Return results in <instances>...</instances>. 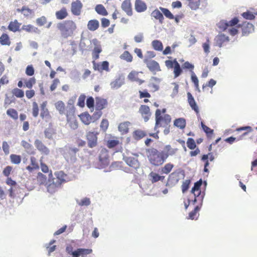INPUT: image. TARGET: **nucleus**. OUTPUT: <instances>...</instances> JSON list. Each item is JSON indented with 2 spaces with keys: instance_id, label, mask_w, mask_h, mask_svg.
I'll list each match as a JSON object with an SVG mask.
<instances>
[{
  "instance_id": "45",
  "label": "nucleus",
  "mask_w": 257,
  "mask_h": 257,
  "mask_svg": "<svg viewBox=\"0 0 257 257\" xmlns=\"http://www.w3.org/2000/svg\"><path fill=\"white\" fill-rule=\"evenodd\" d=\"M188 6L192 10H196L199 9L201 3V0H187Z\"/></svg>"
},
{
  "instance_id": "12",
  "label": "nucleus",
  "mask_w": 257,
  "mask_h": 257,
  "mask_svg": "<svg viewBox=\"0 0 257 257\" xmlns=\"http://www.w3.org/2000/svg\"><path fill=\"white\" fill-rule=\"evenodd\" d=\"M237 27L241 28L243 36H247L254 31V26L252 24L247 22L242 23L241 25H237Z\"/></svg>"
},
{
  "instance_id": "22",
  "label": "nucleus",
  "mask_w": 257,
  "mask_h": 257,
  "mask_svg": "<svg viewBox=\"0 0 257 257\" xmlns=\"http://www.w3.org/2000/svg\"><path fill=\"white\" fill-rule=\"evenodd\" d=\"M55 178H53L52 179L57 182L58 183H60V185L66 181V175L62 171H58L55 173Z\"/></svg>"
},
{
  "instance_id": "25",
  "label": "nucleus",
  "mask_w": 257,
  "mask_h": 257,
  "mask_svg": "<svg viewBox=\"0 0 257 257\" xmlns=\"http://www.w3.org/2000/svg\"><path fill=\"white\" fill-rule=\"evenodd\" d=\"M30 165L26 167V169L29 172H32L33 171L38 170L39 169V166L37 162V160L35 157H31L30 158Z\"/></svg>"
},
{
  "instance_id": "13",
  "label": "nucleus",
  "mask_w": 257,
  "mask_h": 257,
  "mask_svg": "<svg viewBox=\"0 0 257 257\" xmlns=\"http://www.w3.org/2000/svg\"><path fill=\"white\" fill-rule=\"evenodd\" d=\"M144 62L146 63L148 69L153 73H155L156 72L161 70L159 64L155 60L145 59Z\"/></svg>"
},
{
  "instance_id": "11",
  "label": "nucleus",
  "mask_w": 257,
  "mask_h": 257,
  "mask_svg": "<svg viewBox=\"0 0 257 257\" xmlns=\"http://www.w3.org/2000/svg\"><path fill=\"white\" fill-rule=\"evenodd\" d=\"M83 8V4L80 0H76L71 3V12L76 16L80 15Z\"/></svg>"
},
{
  "instance_id": "46",
  "label": "nucleus",
  "mask_w": 257,
  "mask_h": 257,
  "mask_svg": "<svg viewBox=\"0 0 257 257\" xmlns=\"http://www.w3.org/2000/svg\"><path fill=\"white\" fill-rule=\"evenodd\" d=\"M23 81L25 84V86L31 89L34 85L36 83V79L34 77H31L29 79H24Z\"/></svg>"
},
{
  "instance_id": "10",
  "label": "nucleus",
  "mask_w": 257,
  "mask_h": 257,
  "mask_svg": "<svg viewBox=\"0 0 257 257\" xmlns=\"http://www.w3.org/2000/svg\"><path fill=\"white\" fill-rule=\"evenodd\" d=\"M99 162L103 167L107 166L109 164V156L108 151L105 148H102L99 154Z\"/></svg>"
},
{
  "instance_id": "5",
  "label": "nucleus",
  "mask_w": 257,
  "mask_h": 257,
  "mask_svg": "<svg viewBox=\"0 0 257 257\" xmlns=\"http://www.w3.org/2000/svg\"><path fill=\"white\" fill-rule=\"evenodd\" d=\"M165 65L168 69L173 68V74L174 78L179 77L183 72V69L176 59L173 60H166Z\"/></svg>"
},
{
  "instance_id": "14",
  "label": "nucleus",
  "mask_w": 257,
  "mask_h": 257,
  "mask_svg": "<svg viewBox=\"0 0 257 257\" xmlns=\"http://www.w3.org/2000/svg\"><path fill=\"white\" fill-rule=\"evenodd\" d=\"M239 22V20L237 17L233 18L228 22H221L220 23L219 28L223 31H225L229 27H233L236 26Z\"/></svg>"
},
{
  "instance_id": "17",
  "label": "nucleus",
  "mask_w": 257,
  "mask_h": 257,
  "mask_svg": "<svg viewBox=\"0 0 257 257\" xmlns=\"http://www.w3.org/2000/svg\"><path fill=\"white\" fill-rule=\"evenodd\" d=\"M229 40V37L223 34L218 35L215 38L216 45L220 48L228 42Z\"/></svg>"
},
{
  "instance_id": "59",
  "label": "nucleus",
  "mask_w": 257,
  "mask_h": 257,
  "mask_svg": "<svg viewBox=\"0 0 257 257\" xmlns=\"http://www.w3.org/2000/svg\"><path fill=\"white\" fill-rule=\"evenodd\" d=\"M187 146L190 150H194L196 148V145L193 139L189 138L187 141Z\"/></svg>"
},
{
  "instance_id": "6",
  "label": "nucleus",
  "mask_w": 257,
  "mask_h": 257,
  "mask_svg": "<svg viewBox=\"0 0 257 257\" xmlns=\"http://www.w3.org/2000/svg\"><path fill=\"white\" fill-rule=\"evenodd\" d=\"M79 151V149L75 147H65L63 155L65 159L68 161L76 160V154Z\"/></svg>"
},
{
  "instance_id": "49",
  "label": "nucleus",
  "mask_w": 257,
  "mask_h": 257,
  "mask_svg": "<svg viewBox=\"0 0 257 257\" xmlns=\"http://www.w3.org/2000/svg\"><path fill=\"white\" fill-rule=\"evenodd\" d=\"M102 49L100 45L96 46L92 51V58L93 60H96L99 58V54L101 52Z\"/></svg>"
},
{
  "instance_id": "63",
  "label": "nucleus",
  "mask_w": 257,
  "mask_h": 257,
  "mask_svg": "<svg viewBox=\"0 0 257 257\" xmlns=\"http://www.w3.org/2000/svg\"><path fill=\"white\" fill-rule=\"evenodd\" d=\"M85 98L86 96L84 94H81L78 98L77 105L81 107H83L85 105Z\"/></svg>"
},
{
  "instance_id": "2",
  "label": "nucleus",
  "mask_w": 257,
  "mask_h": 257,
  "mask_svg": "<svg viewBox=\"0 0 257 257\" xmlns=\"http://www.w3.org/2000/svg\"><path fill=\"white\" fill-rule=\"evenodd\" d=\"M147 157L150 163L155 166L162 165L166 160V156L163 155L162 152L154 148L147 150Z\"/></svg>"
},
{
  "instance_id": "43",
  "label": "nucleus",
  "mask_w": 257,
  "mask_h": 257,
  "mask_svg": "<svg viewBox=\"0 0 257 257\" xmlns=\"http://www.w3.org/2000/svg\"><path fill=\"white\" fill-rule=\"evenodd\" d=\"M151 16L154 17L155 19L158 20L160 23H163L164 17L163 14L158 9L153 11L151 13Z\"/></svg>"
},
{
  "instance_id": "54",
  "label": "nucleus",
  "mask_w": 257,
  "mask_h": 257,
  "mask_svg": "<svg viewBox=\"0 0 257 257\" xmlns=\"http://www.w3.org/2000/svg\"><path fill=\"white\" fill-rule=\"evenodd\" d=\"M201 126L202 129L205 132L207 137L211 138L213 134V130L205 125L203 122H201Z\"/></svg>"
},
{
  "instance_id": "4",
  "label": "nucleus",
  "mask_w": 257,
  "mask_h": 257,
  "mask_svg": "<svg viewBox=\"0 0 257 257\" xmlns=\"http://www.w3.org/2000/svg\"><path fill=\"white\" fill-rule=\"evenodd\" d=\"M56 109L60 114L66 115L67 121H69L75 113V108L73 106H65L64 103L61 101H58L55 104Z\"/></svg>"
},
{
  "instance_id": "41",
  "label": "nucleus",
  "mask_w": 257,
  "mask_h": 257,
  "mask_svg": "<svg viewBox=\"0 0 257 257\" xmlns=\"http://www.w3.org/2000/svg\"><path fill=\"white\" fill-rule=\"evenodd\" d=\"M146 135V132L141 130H136L133 133V138L136 140H140Z\"/></svg>"
},
{
  "instance_id": "37",
  "label": "nucleus",
  "mask_w": 257,
  "mask_h": 257,
  "mask_svg": "<svg viewBox=\"0 0 257 257\" xmlns=\"http://www.w3.org/2000/svg\"><path fill=\"white\" fill-rule=\"evenodd\" d=\"M21 145L24 147L28 153L30 154H34L35 153V150L32 145L26 141H22L21 142Z\"/></svg>"
},
{
  "instance_id": "56",
  "label": "nucleus",
  "mask_w": 257,
  "mask_h": 257,
  "mask_svg": "<svg viewBox=\"0 0 257 257\" xmlns=\"http://www.w3.org/2000/svg\"><path fill=\"white\" fill-rule=\"evenodd\" d=\"M10 159L12 163L15 164H19L21 161V156L15 154L11 155Z\"/></svg>"
},
{
  "instance_id": "64",
  "label": "nucleus",
  "mask_w": 257,
  "mask_h": 257,
  "mask_svg": "<svg viewBox=\"0 0 257 257\" xmlns=\"http://www.w3.org/2000/svg\"><path fill=\"white\" fill-rule=\"evenodd\" d=\"M25 73L27 75L32 76L34 74V68L32 65L27 66L26 69Z\"/></svg>"
},
{
  "instance_id": "36",
  "label": "nucleus",
  "mask_w": 257,
  "mask_h": 257,
  "mask_svg": "<svg viewBox=\"0 0 257 257\" xmlns=\"http://www.w3.org/2000/svg\"><path fill=\"white\" fill-rule=\"evenodd\" d=\"M124 83L123 79L119 77L110 83L111 88L113 89L119 88Z\"/></svg>"
},
{
  "instance_id": "16",
  "label": "nucleus",
  "mask_w": 257,
  "mask_h": 257,
  "mask_svg": "<svg viewBox=\"0 0 257 257\" xmlns=\"http://www.w3.org/2000/svg\"><path fill=\"white\" fill-rule=\"evenodd\" d=\"M139 112L146 122L148 121L151 115L150 109L148 106L146 105H141L139 108Z\"/></svg>"
},
{
  "instance_id": "7",
  "label": "nucleus",
  "mask_w": 257,
  "mask_h": 257,
  "mask_svg": "<svg viewBox=\"0 0 257 257\" xmlns=\"http://www.w3.org/2000/svg\"><path fill=\"white\" fill-rule=\"evenodd\" d=\"M98 132L89 131L86 133V139L88 147L93 148L97 145Z\"/></svg>"
},
{
  "instance_id": "39",
  "label": "nucleus",
  "mask_w": 257,
  "mask_h": 257,
  "mask_svg": "<svg viewBox=\"0 0 257 257\" xmlns=\"http://www.w3.org/2000/svg\"><path fill=\"white\" fill-rule=\"evenodd\" d=\"M92 250L91 249L79 248L77 249V256L79 257H86L88 254L91 253Z\"/></svg>"
},
{
  "instance_id": "62",
  "label": "nucleus",
  "mask_w": 257,
  "mask_h": 257,
  "mask_svg": "<svg viewBox=\"0 0 257 257\" xmlns=\"http://www.w3.org/2000/svg\"><path fill=\"white\" fill-rule=\"evenodd\" d=\"M242 16L245 19L252 20L254 19V15L250 12L247 11L241 14Z\"/></svg>"
},
{
  "instance_id": "44",
  "label": "nucleus",
  "mask_w": 257,
  "mask_h": 257,
  "mask_svg": "<svg viewBox=\"0 0 257 257\" xmlns=\"http://www.w3.org/2000/svg\"><path fill=\"white\" fill-rule=\"evenodd\" d=\"M186 124V120L184 118H177L174 121V125L180 129H184Z\"/></svg>"
},
{
  "instance_id": "18",
  "label": "nucleus",
  "mask_w": 257,
  "mask_h": 257,
  "mask_svg": "<svg viewBox=\"0 0 257 257\" xmlns=\"http://www.w3.org/2000/svg\"><path fill=\"white\" fill-rule=\"evenodd\" d=\"M47 101L43 102L41 104V113L40 116L42 119H50L51 118L49 111L47 108Z\"/></svg>"
},
{
  "instance_id": "27",
  "label": "nucleus",
  "mask_w": 257,
  "mask_h": 257,
  "mask_svg": "<svg viewBox=\"0 0 257 257\" xmlns=\"http://www.w3.org/2000/svg\"><path fill=\"white\" fill-rule=\"evenodd\" d=\"M121 9L128 16H132L133 14L131 0H124L121 4Z\"/></svg>"
},
{
  "instance_id": "3",
  "label": "nucleus",
  "mask_w": 257,
  "mask_h": 257,
  "mask_svg": "<svg viewBox=\"0 0 257 257\" xmlns=\"http://www.w3.org/2000/svg\"><path fill=\"white\" fill-rule=\"evenodd\" d=\"M155 130H156L159 127H167L169 126V124L171 121V117L168 114L162 115L161 110L157 109L155 112Z\"/></svg>"
},
{
  "instance_id": "9",
  "label": "nucleus",
  "mask_w": 257,
  "mask_h": 257,
  "mask_svg": "<svg viewBox=\"0 0 257 257\" xmlns=\"http://www.w3.org/2000/svg\"><path fill=\"white\" fill-rule=\"evenodd\" d=\"M143 74V72L142 71L132 70L128 74L127 78L132 82H135L141 85L145 82V80L141 78V75Z\"/></svg>"
},
{
  "instance_id": "28",
  "label": "nucleus",
  "mask_w": 257,
  "mask_h": 257,
  "mask_svg": "<svg viewBox=\"0 0 257 257\" xmlns=\"http://www.w3.org/2000/svg\"><path fill=\"white\" fill-rule=\"evenodd\" d=\"M17 12L21 13L25 18H30L33 16L34 12L28 7L23 6L21 9H18Z\"/></svg>"
},
{
  "instance_id": "8",
  "label": "nucleus",
  "mask_w": 257,
  "mask_h": 257,
  "mask_svg": "<svg viewBox=\"0 0 257 257\" xmlns=\"http://www.w3.org/2000/svg\"><path fill=\"white\" fill-rule=\"evenodd\" d=\"M138 155H135L133 156L124 157V162L133 170H137L140 167V163L138 161Z\"/></svg>"
},
{
  "instance_id": "21",
  "label": "nucleus",
  "mask_w": 257,
  "mask_h": 257,
  "mask_svg": "<svg viewBox=\"0 0 257 257\" xmlns=\"http://www.w3.org/2000/svg\"><path fill=\"white\" fill-rule=\"evenodd\" d=\"M180 180L179 172H174L168 177V184L174 186L177 184Z\"/></svg>"
},
{
  "instance_id": "32",
  "label": "nucleus",
  "mask_w": 257,
  "mask_h": 257,
  "mask_svg": "<svg viewBox=\"0 0 257 257\" xmlns=\"http://www.w3.org/2000/svg\"><path fill=\"white\" fill-rule=\"evenodd\" d=\"M21 29L23 31H26V32L31 33H33L39 34L40 32L38 28L35 27L31 24L23 25Z\"/></svg>"
},
{
  "instance_id": "23",
  "label": "nucleus",
  "mask_w": 257,
  "mask_h": 257,
  "mask_svg": "<svg viewBox=\"0 0 257 257\" xmlns=\"http://www.w3.org/2000/svg\"><path fill=\"white\" fill-rule=\"evenodd\" d=\"M95 100V108L96 110H101L105 108L107 105V101L105 99L101 97H96Z\"/></svg>"
},
{
  "instance_id": "52",
  "label": "nucleus",
  "mask_w": 257,
  "mask_h": 257,
  "mask_svg": "<svg viewBox=\"0 0 257 257\" xmlns=\"http://www.w3.org/2000/svg\"><path fill=\"white\" fill-rule=\"evenodd\" d=\"M7 114L14 120H17L18 118V113L17 110L14 108L8 109L7 110Z\"/></svg>"
},
{
  "instance_id": "1",
  "label": "nucleus",
  "mask_w": 257,
  "mask_h": 257,
  "mask_svg": "<svg viewBox=\"0 0 257 257\" xmlns=\"http://www.w3.org/2000/svg\"><path fill=\"white\" fill-rule=\"evenodd\" d=\"M57 28L60 31L61 37L67 39L74 35L77 29V25L73 21L67 20L58 23Z\"/></svg>"
},
{
  "instance_id": "34",
  "label": "nucleus",
  "mask_w": 257,
  "mask_h": 257,
  "mask_svg": "<svg viewBox=\"0 0 257 257\" xmlns=\"http://www.w3.org/2000/svg\"><path fill=\"white\" fill-rule=\"evenodd\" d=\"M191 192L194 195V203L196 202H199L200 204H202L204 195L201 193V190H195V191H192V190Z\"/></svg>"
},
{
  "instance_id": "51",
  "label": "nucleus",
  "mask_w": 257,
  "mask_h": 257,
  "mask_svg": "<svg viewBox=\"0 0 257 257\" xmlns=\"http://www.w3.org/2000/svg\"><path fill=\"white\" fill-rule=\"evenodd\" d=\"M174 167V165L171 163H167L161 168V173L163 174H168Z\"/></svg>"
},
{
  "instance_id": "35",
  "label": "nucleus",
  "mask_w": 257,
  "mask_h": 257,
  "mask_svg": "<svg viewBox=\"0 0 257 257\" xmlns=\"http://www.w3.org/2000/svg\"><path fill=\"white\" fill-rule=\"evenodd\" d=\"M81 121L86 125H88L92 121V117L88 112H84L79 115Z\"/></svg>"
},
{
  "instance_id": "50",
  "label": "nucleus",
  "mask_w": 257,
  "mask_h": 257,
  "mask_svg": "<svg viewBox=\"0 0 257 257\" xmlns=\"http://www.w3.org/2000/svg\"><path fill=\"white\" fill-rule=\"evenodd\" d=\"M152 45L154 49L158 51H162L163 49V46L162 43L159 40H154L152 42Z\"/></svg>"
},
{
  "instance_id": "20",
  "label": "nucleus",
  "mask_w": 257,
  "mask_h": 257,
  "mask_svg": "<svg viewBox=\"0 0 257 257\" xmlns=\"http://www.w3.org/2000/svg\"><path fill=\"white\" fill-rule=\"evenodd\" d=\"M188 102L191 108L195 111L197 115L199 114L198 106H197L195 99L190 92L187 93Z\"/></svg>"
},
{
  "instance_id": "60",
  "label": "nucleus",
  "mask_w": 257,
  "mask_h": 257,
  "mask_svg": "<svg viewBox=\"0 0 257 257\" xmlns=\"http://www.w3.org/2000/svg\"><path fill=\"white\" fill-rule=\"evenodd\" d=\"M55 240H52L47 246V249L48 252L49 254H50L52 252L54 251L56 249V246L55 245H53L54 243L55 242Z\"/></svg>"
},
{
  "instance_id": "58",
  "label": "nucleus",
  "mask_w": 257,
  "mask_h": 257,
  "mask_svg": "<svg viewBox=\"0 0 257 257\" xmlns=\"http://www.w3.org/2000/svg\"><path fill=\"white\" fill-rule=\"evenodd\" d=\"M160 9L163 12L164 15L169 19H173L174 17L173 15L171 13V12L167 9L164 8L162 7H160Z\"/></svg>"
},
{
  "instance_id": "33",
  "label": "nucleus",
  "mask_w": 257,
  "mask_h": 257,
  "mask_svg": "<svg viewBox=\"0 0 257 257\" xmlns=\"http://www.w3.org/2000/svg\"><path fill=\"white\" fill-rule=\"evenodd\" d=\"M87 29L90 31H94L98 29L99 27V23L96 19L91 20L88 22Z\"/></svg>"
},
{
  "instance_id": "40",
  "label": "nucleus",
  "mask_w": 257,
  "mask_h": 257,
  "mask_svg": "<svg viewBox=\"0 0 257 257\" xmlns=\"http://www.w3.org/2000/svg\"><path fill=\"white\" fill-rule=\"evenodd\" d=\"M0 44L2 45L10 46L11 44L9 35L6 33H3L0 37Z\"/></svg>"
},
{
  "instance_id": "29",
  "label": "nucleus",
  "mask_w": 257,
  "mask_h": 257,
  "mask_svg": "<svg viewBox=\"0 0 257 257\" xmlns=\"http://www.w3.org/2000/svg\"><path fill=\"white\" fill-rule=\"evenodd\" d=\"M135 7L136 11L139 13L145 11L147 8L145 3L142 0H136Z\"/></svg>"
},
{
  "instance_id": "57",
  "label": "nucleus",
  "mask_w": 257,
  "mask_h": 257,
  "mask_svg": "<svg viewBox=\"0 0 257 257\" xmlns=\"http://www.w3.org/2000/svg\"><path fill=\"white\" fill-rule=\"evenodd\" d=\"M39 106L37 103L35 101L32 103V115L34 117H36L39 114Z\"/></svg>"
},
{
  "instance_id": "26",
  "label": "nucleus",
  "mask_w": 257,
  "mask_h": 257,
  "mask_svg": "<svg viewBox=\"0 0 257 257\" xmlns=\"http://www.w3.org/2000/svg\"><path fill=\"white\" fill-rule=\"evenodd\" d=\"M55 16L58 20H63L68 16V13L66 7H63L55 13Z\"/></svg>"
},
{
  "instance_id": "19",
  "label": "nucleus",
  "mask_w": 257,
  "mask_h": 257,
  "mask_svg": "<svg viewBox=\"0 0 257 257\" xmlns=\"http://www.w3.org/2000/svg\"><path fill=\"white\" fill-rule=\"evenodd\" d=\"M49 183L47 186V191L51 194H53L58 191V189L61 187L60 183H58L53 179L49 180Z\"/></svg>"
},
{
  "instance_id": "61",
  "label": "nucleus",
  "mask_w": 257,
  "mask_h": 257,
  "mask_svg": "<svg viewBox=\"0 0 257 257\" xmlns=\"http://www.w3.org/2000/svg\"><path fill=\"white\" fill-rule=\"evenodd\" d=\"M119 144V141L117 140H110L107 142V146L108 148H113Z\"/></svg>"
},
{
  "instance_id": "42",
  "label": "nucleus",
  "mask_w": 257,
  "mask_h": 257,
  "mask_svg": "<svg viewBox=\"0 0 257 257\" xmlns=\"http://www.w3.org/2000/svg\"><path fill=\"white\" fill-rule=\"evenodd\" d=\"M130 123L128 121H125L120 123L118 127L119 131L122 134H125L128 132V126Z\"/></svg>"
},
{
  "instance_id": "48",
  "label": "nucleus",
  "mask_w": 257,
  "mask_h": 257,
  "mask_svg": "<svg viewBox=\"0 0 257 257\" xmlns=\"http://www.w3.org/2000/svg\"><path fill=\"white\" fill-rule=\"evenodd\" d=\"M120 58L122 60H125L127 62H132L133 60V56L128 51H124L120 56Z\"/></svg>"
},
{
  "instance_id": "38",
  "label": "nucleus",
  "mask_w": 257,
  "mask_h": 257,
  "mask_svg": "<svg viewBox=\"0 0 257 257\" xmlns=\"http://www.w3.org/2000/svg\"><path fill=\"white\" fill-rule=\"evenodd\" d=\"M201 204L200 205L196 206L194 210L191 211L189 214L188 218L190 219H196L199 216V211L201 208Z\"/></svg>"
},
{
  "instance_id": "15",
  "label": "nucleus",
  "mask_w": 257,
  "mask_h": 257,
  "mask_svg": "<svg viewBox=\"0 0 257 257\" xmlns=\"http://www.w3.org/2000/svg\"><path fill=\"white\" fill-rule=\"evenodd\" d=\"M34 145L37 149L42 154L48 155L50 151L49 149L42 143V142L37 139L34 142Z\"/></svg>"
},
{
  "instance_id": "31",
  "label": "nucleus",
  "mask_w": 257,
  "mask_h": 257,
  "mask_svg": "<svg viewBox=\"0 0 257 257\" xmlns=\"http://www.w3.org/2000/svg\"><path fill=\"white\" fill-rule=\"evenodd\" d=\"M149 176L150 180L152 183H156L159 181H163L165 179V176H160L158 174L154 172H151L149 174Z\"/></svg>"
},
{
  "instance_id": "55",
  "label": "nucleus",
  "mask_w": 257,
  "mask_h": 257,
  "mask_svg": "<svg viewBox=\"0 0 257 257\" xmlns=\"http://www.w3.org/2000/svg\"><path fill=\"white\" fill-rule=\"evenodd\" d=\"M37 181L40 185L44 184L47 180V177L42 173H38L37 176Z\"/></svg>"
},
{
  "instance_id": "24",
  "label": "nucleus",
  "mask_w": 257,
  "mask_h": 257,
  "mask_svg": "<svg viewBox=\"0 0 257 257\" xmlns=\"http://www.w3.org/2000/svg\"><path fill=\"white\" fill-rule=\"evenodd\" d=\"M21 24L19 23L18 20H15L14 21H11L8 27V29L13 32H20L21 31L20 27Z\"/></svg>"
},
{
  "instance_id": "53",
  "label": "nucleus",
  "mask_w": 257,
  "mask_h": 257,
  "mask_svg": "<svg viewBox=\"0 0 257 257\" xmlns=\"http://www.w3.org/2000/svg\"><path fill=\"white\" fill-rule=\"evenodd\" d=\"M13 94L18 98H22L24 96V92L22 89L15 88L12 90Z\"/></svg>"
},
{
  "instance_id": "47",
  "label": "nucleus",
  "mask_w": 257,
  "mask_h": 257,
  "mask_svg": "<svg viewBox=\"0 0 257 257\" xmlns=\"http://www.w3.org/2000/svg\"><path fill=\"white\" fill-rule=\"evenodd\" d=\"M95 10L100 15L106 16L108 15V12L105 7L102 5H97L95 8Z\"/></svg>"
},
{
  "instance_id": "30",
  "label": "nucleus",
  "mask_w": 257,
  "mask_h": 257,
  "mask_svg": "<svg viewBox=\"0 0 257 257\" xmlns=\"http://www.w3.org/2000/svg\"><path fill=\"white\" fill-rule=\"evenodd\" d=\"M178 151L177 149L172 148L170 145H167L165 147L164 150L162 151L164 156H166V159L169 156L175 155Z\"/></svg>"
}]
</instances>
